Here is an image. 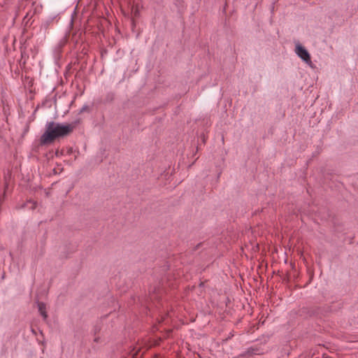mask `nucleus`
Segmentation results:
<instances>
[{"instance_id":"f03ea898","label":"nucleus","mask_w":358,"mask_h":358,"mask_svg":"<svg viewBox=\"0 0 358 358\" xmlns=\"http://www.w3.org/2000/svg\"><path fill=\"white\" fill-rule=\"evenodd\" d=\"M296 52L297 55L306 64H312L311 58L308 50L301 45L297 44L296 46Z\"/></svg>"},{"instance_id":"9b49d317","label":"nucleus","mask_w":358,"mask_h":358,"mask_svg":"<svg viewBox=\"0 0 358 358\" xmlns=\"http://www.w3.org/2000/svg\"><path fill=\"white\" fill-rule=\"evenodd\" d=\"M7 187H8V185H7V183L6 182V184H5V189H6Z\"/></svg>"},{"instance_id":"20e7f679","label":"nucleus","mask_w":358,"mask_h":358,"mask_svg":"<svg viewBox=\"0 0 358 358\" xmlns=\"http://www.w3.org/2000/svg\"><path fill=\"white\" fill-rule=\"evenodd\" d=\"M38 311L40 312L41 315L43 316V319L46 320L48 318V314L46 312L45 304L43 302H38Z\"/></svg>"},{"instance_id":"6e6552de","label":"nucleus","mask_w":358,"mask_h":358,"mask_svg":"<svg viewBox=\"0 0 358 358\" xmlns=\"http://www.w3.org/2000/svg\"><path fill=\"white\" fill-rule=\"evenodd\" d=\"M207 282V280H205V281H201L199 285V287H204V285H205V282Z\"/></svg>"},{"instance_id":"7ed1b4c3","label":"nucleus","mask_w":358,"mask_h":358,"mask_svg":"<svg viewBox=\"0 0 358 358\" xmlns=\"http://www.w3.org/2000/svg\"><path fill=\"white\" fill-rule=\"evenodd\" d=\"M322 308L319 306H313L305 309L304 313L310 317H320L322 315Z\"/></svg>"},{"instance_id":"423d86ee","label":"nucleus","mask_w":358,"mask_h":358,"mask_svg":"<svg viewBox=\"0 0 358 358\" xmlns=\"http://www.w3.org/2000/svg\"><path fill=\"white\" fill-rule=\"evenodd\" d=\"M131 358H142L143 354L141 353L140 350H133L130 353Z\"/></svg>"},{"instance_id":"1a4fd4ad","label":"nucleus","mask_w":358,"mask_h":358,"mask_svg":"<svg viewBox=\"0 0 358 358\" xmlns=\"http://www.w3.org/2000/svg\"><path fill=\"white\" fill-rule=\"evenodd\" d=\"M87 109H88V106H83V107L81 108V110H80V113H82V112H83V111H85V110H87Z\"/></svg>"},{"instance_id":"0eeeda50","label":"nucleus","mask_w":358,"mask_h":358,"mask_svg":"<svg viewBox=\"0 0 358 358\" xmlns=\"http://www.w3.org/2000/svg\"><path fill=\"white\" fill-rule=\"evenodd\" d=\"M64 155V150H61V151H59V150H56V152H55V155H56L57 157L62 156V155Z\"/></svg>"},{"instance_id":"9d476101","label":"nucleus","mask_w":358,"mask_h":358,"mask_svg":"<svg viewBox=\"0 0 358 358\" xmlns=\"http://www.w3.org/2000/svg\"><path fill=\"white\" fill-rule=\"evenodd\" d=\"M172 332V329H168L166 330V336H169L170 334H171Z\"/></svg>"},{"instance_id":"f257e3e1","label":"nucleus","mask_w":358,"mask_h":358,"mask_svg":"<svg viewBox=\"0 0 358 358\" xmlns=\"http://www.w3.org/2000/svg\"><path fill=\"white\" fill-rule=\"evenodd\" d=\"M81 122L78 119L70 124H60L53 121L47 122L45 131L40 138V145H45L52 143L56 139L70 135L76 127Z\"/></svg>"},{"instance_id":"39448f33","label":"nucleus","mask_w":358,"mask_h":358,"mask_svg":"<svg viewBox=\"0 0 358 358\" xmlns=\"http://www.w3.org/2000/svg\"><path fill=\"white\" fill-rule=\"evenodd\" d=\"M258 349L255 348H248L245 352H243L241 356L242 357H246V356H251L252 355L257 354Z\"/></svg>"}]
</instances>
